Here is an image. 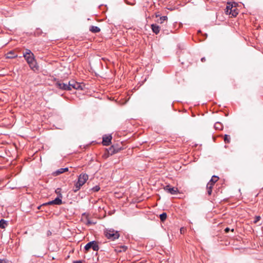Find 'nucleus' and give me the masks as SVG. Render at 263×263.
<instances>
[{"instance_id": "2eb2a0df", "label": "nucleus", "mask_w": 263, "mask_h": 263, "mask_svg": "<svg viewBox=\"0 0 263 263\" xmlns=\"http://www.w3.org/2000/svg\"><path fill=\"white\" fill-rule=\"evenodd\" d=\"M219 177L217 176L214 175L212 177L209 182L214 184L218 180Z\"/></svg>"}, {"instance_id": "1a4fd4ad", "label": "nucleus", "mask_w": 263, "mask_h": 263, "mask_svg": "<svg viewBox=\"0 0 263 263\" xmlns=\"http://www.w3.org/2000/svg\"><path fill=\"white\" fill-rule=\"evenodd\" d=\"M151 28L154 33L156 34H158L160 30V27L157 24H152Z\"/></svg>"}, {"instance_id": "f257e3e1", "label": "nucleus", "mask_w": 263, "mask_h": 263, "mask_svg": "<svg viewBox=\"0 0 263 263\" xmlns=\"http://www.w3.org/2000/svg\"><path fill=\"white\" fill-rule=\"evenodd\" d=\"M88 179V176L85 173L81 174L79 177L77 182L74 184V188L73 191L74 193L78 192L81 187L86 183Z\"/></svg>"}, {"instance_id": "e433bc0d", "label": "nucleus", "mask_w": 263, "mask_h": 263, "mask_svg": "<svg viewBox=\"0 0 263 263\" xmlns=\"http://www.w3.org/2000/svg\"><path fill=\"white\" fill-rule=\"evenodd\" d=\"M224 231L227 233L228 232L230 231V229L229 228H226L225 229H224Z\"/></svg>"}, {"instance_id": "dca6fc26", "label": "nucleus", "mask_w": 263, "mask_h": 263, "mask_svg": "<svg viewBox=\"0 0 263 263\" xmlns=\"http://www.w3.org/2000/svg\"><path fill=\"white\" fill-rule=\"evenodd\" d=\"M214 128L217 130H221L223 128V125L220 122H217L215 123Z\"/></svg>"}, {"instance_id": "4468645a", "label": "nucleus", "mask_w": 263, "mask_h": 263, "mask_svg": "<svg viewBox=\"0 0 263 263\" xmlns=\"http://www.w3.org/2000/svg\"><path fill=\"white\" fill-rule=\"evenodd\" d=\"M167 17L166 16H163L160 17L156 21V22L158 23L162 24L164 22L167 21Z\"/></svg>"}, {"instance_id": "39448f33", "label": "nucleus", "mask_w": 263, "mask_h": 263, "mask_svg": "<svg viewBox=\"0 0 263 263\" xmlns=\"http://www.w3.org/2000/svg\"><path fill=\"white\" fill-rule=\"evenodd\" d=\"M90 248H92L93 251H98L99 249V247L98 242L96 241H92L87 243L84 249L86 251H88Z\"/></svg>"}, {"instance_id": "f03ea898", "label": "nucleus", "mask_w": 263, "mask_h": 263, "mask_svg": "<svg viewBox=\"0 0 263 263\" xmlns=\"http://www.w3.org/2000/svg\"><path fill=\"white\" fill-rule=\"evenodd\" d=\"M227 14L231 15L235 17L238 13V10L235 3H228L225 10Z\"/></svg>"}, {"instance_id": "aec40b11", "label": "nucleus", "mask_w": 263, "mask_h": 263, "mask_svg": "<svg viewBox=\"0 0 263 263\" xmlns=\"http://www.w3.org/2000/svg\"><path fill=\"white\" fill-rule=\"evenodd\" d=\"M159 217L161 221H164L166 219L167 214L166 213H162L160 215Z\"/></svg>"}, {"instance_id": "72a5a7b5", "label": "nucleus", "mask_w": 263, "mask_h": 263, "mask_svg": "<svg viewBox=\"0 0 263 263\" xmlns=\"http://www.w3.org/2000/svg\"><path fill=\"white\" fill-rule=\"evenodd\" d=\"M120 236L119 232L116 231V239H118Z\"/></svg>"}, {"instance_id": "c85d7f7f", "label": "nucleus", "mask_w": 263, "mask_h": 263, "mask_svg": "<svg viewBox=\"0 0 263 263\" xmlns=\"http://www.w3.org/2000/svg\"><path fill=\"white\" fill-rule=\"evenodd\" d=\"M260 219V216H256L254 222L256 223Z\"/></svg>"}, {"instance_id": "423d86ee", "label": "nucleus", "mask_w": 263, "mask_h": 263, "mask_svg": "<svg viewBox=\"0 0 263 263\" xmlns=\"http://www.w3.org/2000/svg\"><path fill=\"white\" fill-rule=\"evenodd\" d=\"M164 189L165 191L170 193L172 195H176L177 194L179 191L177 188L171 187L170 185H166Z\"/></svg>"}, {"instance_id": "c756f323", "label": "nucleus", "mask_w": 263, "mask_h": 263, "mask_svg": "<svg viewBox=\"0 0 263 263\" xmlns=\"http://www.w3.org/2000/svg\"><path fill=\"white\" fill-rule=\"evenodd\" d=\"M51 204H55L53 200L52 201H49L47 203H46L44 204V205H51Z\"/></svg>"}, {"instance_id": "7ed1b4c3", "label": "nucleus", "mask_w": 263, "mask_h": 263, "mask_svg": "<svg viewBox=\"0 0 263 263\" xmlns=\"http://www.w3.org/2000/svg\"><path fill=\"white\" fill-rule=\"evenodd\" d=\"M27 62L29 64L30 68L33 70H36L38 68V66L35 60L33 54L30 55H27L24 57Z\"/></svg>"}, {"instance_id": "412c9836", "label": "nucleus", "mask_w": 263, "mask_h": 263, "mask_svg": "<svg viewBox=\"0 0 263 263\" xmlns=\"http://www.w3.org/2000/svg\"><path fill=\"white\" fill-rule=\"evenodd\" d=\"M108 153L111 155H113L115 153V147L112 145L111 147L109 148L107 151Z\"/></svg>"}, {"instance_id": "20e7f679", "label": "nucleus", "mask_w": 263, "mask_h": 263, "mask_svg": "<svg viewBox=\"0 0 263 263\" xmlns=\"http://www.w3.org/2000/svg\"><path fill=\"white\" fill-rule=\"evenodd\" d=\"M104 234L108 239L114 240L115 239V231L114 229L105 228L104 230Z\"/></svg>"}, {"instance_id": "cd10ccee", "label": "nucleus", "mask_w": 263, "mask_h": 263, "mask_svg": "<svg viewBox=\"0 0 263 263\" xmlns=\"http://www.w3.org/2000/svg\"><path fill=\"white\" fill-rule=\"evenodd\" d=\"M95 223H96V222H93V221H91L90 220H89V219H88V220H87V222H86V224H87V225H88V226H89V225L92 224H95Z\"/></svg>"}, {"instance_id": "f704fd0d", "label": "nucleus", "mask_w": 263, "mask_h": 263, "mask_svg": "<svg viewBox=\"0 0 263 263\" xmlns=\"http://www.w3.org/2000/svg\"><path fill=\"white\" fill-rule=\"evenodd\" d=\"M47 236H50L51 235V232L50 231H48L47 232Z\"/></svg>"}, {"instance_id": "ddd939ff", "label": "nucleus", "mask_w": 263, "mask_h": 263, "mask_svg": "<svg viewBox=\"0 0 263 263\" xmlns=\"http://www.w3.org/2000/svg\"><path fill=\"white\" fill-rule=\"evenodd\" d=\"M8 224L7 221L2 219L0 220V228L5 229Z\"/></svg>"}, {"instance_id": "58836bf2", "label": "nucleus", "mask_w": 263, "mask_h": 263, "mask_svg": "<svg viewBox=\"0 0 263 263\" xmlns=\"http://www.w3.org/2000/svg\"><path fill=\"white\" fill-rule=\"evenodd\" d=\"M119 149H120V148H118L116 147V153L118 151Z\"/></svg>"}, {"instance_id": "f3484780", "label": "nucleus", "mask_w": 263, "mask_h": 263, "mask_svg": "<svg viewBox=\"0 0 263 263\" xmlns=\"http://www.w3.org/2000/svg\"><path fill=\"white\" fill-rule=\"evenodd\" d=\"M17 57V55L13 51H10L7 54V58L13 59Z\"/></svg>"}, {"instance_id": "6e6552de", "label": "nucleus", "mask_w": 263, "mask_h": 263, "mask_svg": "<svg viewBox=\"0 0 263 263\" xmlns=\"http://www.w3.org/2000/svg\"><path fill=\"white\" fill-rule=\"evenodd\" d=\"M112 137L111 135H105L103 137L102 144L104 145H109L111 143Z\"/></svg>"}, {"instance_id": "4c0bfd02", "label": "nucleus", "mask_w": 263, "mask_h": 263, "mask_svg": "<svg viewBox=\"0 0 263 263\" xmlns=\"http://www.w3.org/2000/svg\"><path fill=\"white\" fill-rule=\"evenodd\" d=\"M205 60H205V58L204 57L202 58L201 59V61L202 62H204L205 61Z\"/></svg>"}, {"instance_id": "473e14b6", "label": "nucleus", "mask_w": 263, "mask_h": 263, "mask_svg": "<svg viewBox=\"0 0 263 263\" xmlns=\"http://www.w3.org/2000/svg\"><path fill=\"white\" fill-rule=\"evenodd\" d=\"M155 16L156 17H160V14L159 13V12H157L155 13Z\"/></svg>"}, {"instance_id": "9b49d317", "label": "nucleus", "mask_w": 263, "mask_h": 263, "mask_svg": "<svg viewBox=\"0 0 263 263\" xmlns=\"http://www.w3.org/2000/svg\"><path fill=\"white\" fill-rule=\"evenodd\" d=\"M127 249V247L125 246H122V245H116V253L117 252H125Z\"/></svg>"}, {"instance_id": "b1692460", "label": "nucleus", "mask_w": 263, "mask_h": 263, "mask_svg": "<svg viewBox=\"0 0 263 263\" xmlns=\"http://www.w3.org/2000/svg\"><path fill=\"white\" fill-rule=\"evenodd\" d=\"M100 190V186L99 185H96L95 186L90 189V191H91L93 192H98Z\"/></svg>"}, {"instance_id": "a211bd4d", "label": "nucleus", "mask_w": 263, "mask_h": 263, "mask_svg": "<svg viewBox=\"0 0 263 263\" xmlns=\"http://www.w3.org/2000/svg\"><path fill=\"white\" fill-rule=\"evenodd\" d=\"M77 83L74 80H71L69 81L68 86H69V90H71V88H73L74 87L75 84Z\"/></svg>"}, {"instance_id": "bb28decb", "label": "nucleus", "mask_w": 263, "mask_h": 263, "mask_svg": "<svg viewBox=\"0 0 263 263\" xmlns=\"http://www.w3.org/2000/svg\"><path fill=\"white\" fill-rule=\"evenodd\" d=\"M214 184H212L211 183L208 182L206 184V189H211L213 190Z\"/></svg>"}, {"instance_id": "7c9ffc66", "label": "nucleus", "mask_w": 263, "mask_h": 263, "mask_svg": "<svg viewBox=\"0 0 263 263\" xmlns=\"http://www.w3.org/2000/svg\"><path fill=\"white\" fill-rule=\"evenodd\" d=\"M207 190V193L209 195H211L212 194V189H206Z\"/></svg>"}, {"instance_id": "393cba45", "label": "nucleus", "mask_w": 263, "mask_h": 263, "mask_svg": "<svg viewBox=\"0 0 263 263\" xmlns=\"http://www.w3.org/2000/svg\"><path fill=\"white\" fill-rule=\"evenodd\" d=\"M73 89H82V87L81 86V84L78 82H77V83L75 84L74 87Z\"/></svg>"}, {"instance_id": "f8f14e48", "label": "nucleus", "mask_w": 263, "mask_h": 263, "mask_svg": "<svg viewBox=\"0 0 263 263\" xmlns=\"http://www.w3.org/2000/svg\"><path fill=\"white\" fill-rule=\"evenodd\" d=\"M89 31L93 33H98L100 31V29L97 26H91L89 27Z\"/></svg>"}, {"instance_id": "4be33fe9", "label": "nucleus", "mask_w": 263, "mask_h": 263, "mask_svg": "<svg viewBox=\"0 0 263 263\" xmlns=\"http://www.w3.org/2000/svg\"><path fill=\"white\" fill-rule=\"evenodd\" d=\"M32 54L30 50L26 49L25 51L23 53V57H26L27 55H30Z\"/></svg>"}, {"instance_id": "5701e85b", "label": "nucleus", "mask_w": 263, "mask_h": 263, "mask_svg": "<svg viewBox=\"0 0 263 263\" xmlns=\"http://www.w3.org/2000/svg\"><path fill=\"white\" fill-rule=\"evenodd\" d=\"M231 138L229 135H225L224 136V141L226 143H229L230 142Z\"/></svg>"}, {"instance_id": "6ab92c4d", "label": "nucleus", "mask_w": 263, "mask_h": 263, "mask_svg": "<svg viewBox=\"0 0 263 263\" xmlns=\"http://www.w3.org/2000/svg\"><path fill=\"white\" fill-rule=\"evenodd\" d=\"M62 198L57 197L54 200L55 205H61L62 204Z\"/></svg>"}, {"instance_id": "9d476101", "label": "nucleus", "mask_w": 263, "mask_h": 263, "mask_svg": "<svg viewBox=\"0 0 263 263\" xmlns=\"http://www.w3.org/2000/svg\"><path fill=\"white\" fill-rule=\"evenodd\" d=\"M68 171V167H65V168H61L60 169H58V170H57L55 172H54L53 173V175L55 176H58L61 174H62L64 172H67Z\"/></svg>"}, {"instance_id": "c9c22d12", "label": "nucleus", "mask_w": 263, "mask_h": 263, "mask_svg": "<svg viewBox=\"0 0 263 263\" xmlns=\"http://www.w3.org/2000/svg\"><path fill=\"white\" fill-rule=\"evenodd\" d=\"M77 263H83L84 261L82 260L75 261Z\"/></svg>"}, {"instance_id": "a878e982", "label": "nucleus", "mask_w": 263, "mask_h": 263, "mask_svg": "<svg viewBox=\"0 0 263 263\" xmlns=\"http://www.w3.org/2000/svg\"><path fill=\"white\" fill-rule=\"evenodd\" d=\"M55 193L57 194H58V197H60V198H62V195L61 193V189L60 188H58L56 190H55Z\"/></svg>"}, {"instance_id": "0eeeda50", "label": "nucleus", "mask_w": 263, "mask_h": 263, "mask_svg": "<svg viewBox=\"0 0 263 263\" xmlns=\"http://www.w3.org/2000/svg\"><path fill=\"white\" fill-rule=\"evenodd\" d=\"M56 86L62 90H69V86H68V84L63 83L61 81H58L55 83Z\"/></svg>"}, {"instance_id": "2f4dec72", "label": "nucleus", "mask_w": 263, "mask_h": 263, "mask_svg": "<svg viewBox=\"0 0 263 263\" xmlns=\"http://www.w3.org/2000/svg\"><path fill=\"white\" fill-rule=\"evenodd\" d=\"M0 263H8V261L6 259H0Z\"/></svg>"}, {"instance_id": "ea45409f", "label": "nucleus", "mask_w": 263, "mask_h": 263, "mask_svg": "<svg viewBox=\"0 0 263 263\" xmlns=\"http://www.w3.org/2000/svg\"><path fill=\"white\" fill-rule=\"evenodd\" d=\"M73 263H77V262H76L75 261H74L73 262Z\"/></svg>"}]
</instances>
